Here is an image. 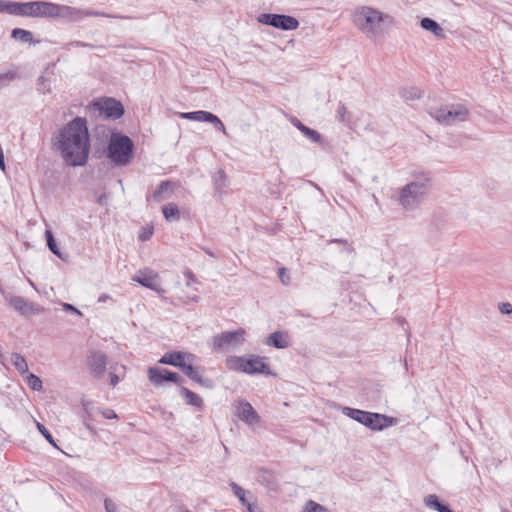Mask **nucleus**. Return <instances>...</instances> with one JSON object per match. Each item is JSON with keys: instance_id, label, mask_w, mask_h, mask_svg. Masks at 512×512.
I'll return each instance as SVG.
<instances>
[{"instance_id": "1", "label": "nucleus", "mask_w": 512, "mask_h": 512, "mask_svg": "<svg viewBox=\"0 0 512 512\" xmlns=\"http://www.w3.org/2000/svg\"><path fill=\"white\" fill-rule=\"evenodd\" d=\"M64 162L70 166H83L90 150L89 132L85 118L76 117L66 124L54 142Z\"/></svg>"}, {"instance_id": "2", "label": "nucleus", "mask_w": 512, "mask_h": 512, "mask_svg": "<svg viewBox=\"0 0 512 512\" xmlns=\"http://www.w3.org/2000/svg\"><path fill=\"white\" fill-rule=\"evenodd\" d=\"M430 187V176L427 173L417 174L406 185L395 191L393 199L403 209L411 211L416 209L425 200Z\"/></svg>"}, {"instance_id": "3", "label": "nucleus", "mask_w": 512, "mask_h": 512, "mask_svg": "<svg viewBox=\"0 0 512 512\" xmlns=\"http://www.w3.org/2000/svg\"><path fill=\"white\" fill-rule=\"evenodd\" d=\"M394 18L371 6H359L353 14V22L356 28L368 38L377 37L383 24H392Z\"/></svg>"}, {"instance_id": "4", "label": "nucleus", "mask_w": 512, "mask_h": 512, "mask_svg": "<svg viewBox=\"0 0 512 512\" xmlns=\"http://www.w3.org/2000/svg\"><path fill=\"white\" fill-rule=\"evenodd\" d=\"M134 144L132 140L120 133H113L110 137L106 155L118 167L128 165L133 158Z\"/></svg>"}, {"instance_id": "5", "label": "nucleus", "mask_w": 512, "mask_h": 512, "mask_svg": "<svg viewBox=\"0 0 512 512\" xmlns=\"http://www.w3.org/2000/svg\"><path fill=\"white\" fill-rule=\"evenodd\" d=\"M226 366L229 370L246 374L269 375L271 373L265 358L257 355L230 356L226 359Z\"/></svg>"}, {"instance_id": "6", "label": "nucleus", "mask_w": 512, "mask_h": 512, "mask_svg": "<svg viewBox=\"0 0 512 512\" xmlns=\"http://www.w3.org/2000/svg\"><path fill=\"white\" fill-rule=\"evenodd\" d=\"M342 413L374 431H381L396 424L397 420L384 414L343 407Z\"/></svg>"}, {"instance_id": "7", "label": "nucleus", "mask_w": 512, "mask_h": 512, "mask_svg": "<svg viewBox=\"0 0 512 512\" xmlns=\"http://www.w3.org/2000/svg\"><path fill=\"white\" fill-rule=\"evenodd\" d=\"M469 110L462 104H452L430 111V115L438 123L444 125H455L464 122L469 117Z\"/></svg>"}, {"instance_id": "8", "label": "nucleus", "mask_w": 512, "mask_h": 512, "mask_svg": "<svg viewBox=\"0 0 512 512\" xmlns=\"http://www.w3.org/2000/svg\"><path fill=\"white\" fill-rule=\"evenodd\" d=\"M245 336L246 331L243 328L222 332L212 338V347L216 351L235 349L244 343Z\"/></svg>"}, {"instance_id": "9", "label": "nucleus", "mask_w": 512, "mask_h": 512, "mask_svg": "<svg viewBox=\"0 0 512 512\" xmlns=\"http://www.w3.org/2000/svg\"><path fill=\"white\" fill-rule=\"evenodd\" d=\"M56 8L57 3L49 1L22 2L20 16L56 19Z\"/></svg>"}, {"instance_id": "10", "label": "nucleus", "mask_w": 512, "mask_h": 512, "mask_svg": "<svg viewBox=\"0 0 512 512\" xmlns=\"http://www.w3.org/2000/svg\"><path fill=\"white\" fill-rule=\"evenodd\" d=\"M257 20L261 24L284 31L296 30L299 27V21L289 15L263 13L258 16Z\"/></svg>"}, {"instance_id": "11", "label": "nucleus", "mask_w": 512, "mask_h": 512, "mask_svg": "<svg viewBox=\"0 0 512 512\" xmlns=\"http://www.w3.org/2000/svg\"><path fill=\"white\" fill-rule=\"evenodd\" d=\"M132 281L137 282L158 294L165 293V290L161 286L159 274L150 268H144L137 271L136 274L132 276Z\"/></svg>"}, {"instance_id": "12", "label": "nucleus", "mask_w": 512, "mask_h": 512, "mask_svg": "<svg viewBox=\"0 0 512 512\" xmlns=\"http://www.w3.org/2000/svg\"><path fill=\"white\" fill-rule=\"evenodd\" d=\"M94 106L105 118L118 119L124 113L123 105L112 98L101 99Z\"/></svg>"}, {"instance_id": "13", "label": "nucleus", "mask_w": 512, "mask_h": 512, "mask_svg": "<svg viewBox=\"0 0 512 512\" xmlns=\"http://www.w3.org/2000/svg\"><path fill=\"white\" fill-rule=\"evenodd\" d=\"M238 418L248 425L258 424L260 417L252 405L247 401H238L234 405Z\"/></svg>"}, {"instance_id": "14", "label": "nucleus", "mask_w": 512, "mask_h": 512, "mask_svg": "<svg viewBox=\"0 0 512 512\" xmlns=\"http://www.w3.org/2000/svg\"><path fill=\"white\" fill-rule=\"evenodd\" d=\"M148 378L156 386L162 385L164 381L177 383L181 380V377L177 373L154 367L148 369Z\"/></svg>"}, {"instance_id": "15", "label": "nucleus", "mask_w": 512, "mask_h": 512, "mask_svg": "<svg viewBox=\"0 0 512 512\" xmlns=\"http://www.w3.org/2000/svg\"><path fill=\"white\" fill-rule=\"evenodd\" d=\"M107 365V357L102 352H92L88 357V366L91 373L97 377L101 378L106 370Z\"/></svg>"}, {"instance_id": "16", "label": "nucleus", "mask_w": 512, "mask_h": 512, "mask_svg": "<svg viewBox=\"0 0 512 512\" xmlns=\"http://www.w3.org/2000/svg\"><path fill=\"white\" fill-rule=\"evenodd\" d=\"M195 360V356L191 353L171 352L164 354L159 360L162 364H168L182 369L186 361Z\"/></svg>"}, {"instance_id": "17", "label": "nucleus", "mask_w": 512, "mask_h": 512, "mask_svg": "<svg viewBox=\"0 0 512 512\" xmlns=\"http://www.w3.org/2000/svg\"><path fill=\"white\" fill-rule=\"evenodd\" d=\"M56 18L65 19L70 22L82 20V9L68 5L57 4Z\"/></svg>"}, {"instance_id": "18", "label": "nucleus", "mask_w": 512, "mask_h": 512, "mask_svg": "<svg viewBox=\"0 0 512 512\" xmlns=\"http://www.w3.org/2000/svg\"><path fill=\"white\" fill-rule=\"evenodd\" d=\"M9 304L16 311L20 312L23 315L38 314L42 311V309L34 306L33 304L29 303L26 299H24L23 297H20V296L11 297L9 300Z\"/></svg>"}, {"instance_id": "19", "label": "nucleus", "mask_w": 512, "mask_h": 512, "mask_svg": "<svg viewBox=\"0 0 512 512\" xmlns=\"http://www.w3.org/2000/svg\"><path fill=\"white\" fill-rule=\"evenodd\" d=\"M266 344L277 349H284L290 346L291 341L289 334L285 331H276L269 335Z\"/></svg>"}, {"instance_id": "20", "label": "nucleus", "mask_w": 512, "mask_h": 512, "mask_svg": "<svg viewBox=\"0 0 512 512\" xmlns=\"http://www.w3.org/2000/svg\"><path fill=\"white\" fill-rule=\"evenodd\" d=\"M173 193V183L166 180L162 181L159 186L155 189V191L148 196V199H152L155 202H161L165 199H168Z\"/></svg>"}, {"instance_id": "21", "label": "nucleus", "mask_w": 512, "mask_h": 512, "mask_svg": "<svg viewBox=\"0 0 512 512\" xmlns=\"http://www.w3.org/2000/svg\"><path fill=\"white\" fill-rule=\"evenodd\" d=\"M292 123L294 124V126L303 133V135L305 137H307L309 140H311L312 142L314 143H318L320 145H323L324 144V141H323V137L322 135L314 130V129H311L309 127H307L306 125H304L301 121H299L298 119H294L292 121Z\"/></svg>"}, {"instance_id": "22", "label": "nucleus", "mask_w": 512, "mask_h": 512, "mask_svg": "<svg viewBox=\"0 0 512 512\" xmlns=\"http://www.w3.org/2000/svg\"><path fill=\"white\" fill-rule=\"evenodd\" d=\"M420 26L424 30L431 32L438 39H444L446 37L444 29L431 18H423L420 21Z\"/></svg>"}, {"instance_id": "23", "label": "nucleus", "mask_w": 512, "mask_h": 512, "mask_svg": "<svg viewBox=\"0 0 512 512\" xmlns=\"http://www.w3.org/2000/svg\"><path fill=\"white\" fill-rule=\"evenodd\" d=\"M230 487H231L233 493L235 494V496L239 499V501L243 507L247 506V503H251L253 500H255L253 498V496L250 495V493L248 491L243 489L241 486H239L235 482H231Z\"/></svg>"}, {"instance_id": "24", "label": "nucleus", "mask_w": 512, "mask_h": 512, "mask_svg": "<svg viewBox=\"0 0 512 512\" xmlns=\"http://www.w3.org/2000/svg\"><path fill=\"white\" fill-rule=\"evenodd\" d=\"M180 392L188 405L202 408L203 400L198 394L190 391L185 387H181Z\"/></svg>"}, {"instance_id": "25", "label": "nucleus", "mask_w": 512, "mask_h": 512, "mask_svg": "<svg viewBox=\"0 0 512 512\" xmlns=\"http://www.w3.org/2000/svg\"><path fill=\"white\" fill-rule=\"evenodd\" d=\"M22 2L0 0V12L10 15H21Z\"/></svg>"}, {"instance_id": "26", "label": "nucleus", "mask_w": 512, "mask_h": 512, "mask_svg": "<svg viewBox=\"0 0 512 512\" xmlns=\"http://www.w3.org/2000/svg\"><path fill=\"white\" fill-rule=\"evenodd\" d=\"M193 362L194 360H190L189 362L186 361V363L184 364V366L182 367V372L187 375L190 379H192L193 381L199 383V384H203V377L201 375V373L193 367Z\"/></svg>"}, {"instance_id": "27", "label": "nucleus", "mask_w": 512, "mask_h": 512, "mask_svg": "<svg viewBox=\"0 0 512 512\" xmlns=\"http://www.w3.org/2000/svg\"><path fill=\"white\" fill-rule=\"evenodd\" d=\"M11 363L22 376L28 372V364L25 358L19 353H13L11 355Z\"/></svg>"}, {"instance_id": "28", "label": "nucleus", "mask_w": 512, "mask_h": 512, "mask_svg": "<svg viewBox=\"0 0 512 512\" xmlns=\"http://www.w3.org/2000/svg\"><path fill=\"white\" fill-rule=\"evenodd\" d=\"M162 213L165 219L168 221L180 219V212L178 206L175 203H168L167 205H164L162 208Z\"/></svg>"}, {"instance_id": "29", "label": "nucleus", "mask_w": 512, "mask_h": 512, "mask_svg": "<svg viewBox=\"0 0 512 512\" xmlns=\"http://www.w3.org/2000/svg\"><path fill=\"white\" fill-rule=\"evenodd\" d=\"M25 383L29 386V388L33 391H41L43 388L42 380L33 373H26L23 375Z\"/></svg>"}, {"instance_id": "30", "label": "nucleus", "mask_w": 512, "mask_h": 512, "mask_svg": "<svg viewBox=\"0 0 512 512\" xmlns=\"http://www.w3.org/2000/svg\"><path fill=\"white\" fill-rule=\"evenodd\" d=\"M12 38H14L17 41H21L24 43H30L33 40V35L30 31L24 30L21 28H15L12 30L11 33Z\"/></svg>"}, {"instance_id": "31", "label": "nucleus", "mask_w": 512, "mask_h": 512, "mask_svg": "<svg viewBox=\"0 0 512 512\" xmlns=\"http://www.w3.org/2000/svg\"><path fill=\"white\" fill-rule=\"evenodd\" d=\"M45 238H46L47 246L50 249V251L53 254H55L57 257H59L60 259H64L63 254L61 253L60 249L58 248L57 243L54 239V236H53L51 230L45 231Z\"/></svg>"}, {"instance_id": "32", "label": "nucleus", "mask_w": 512, "mask_h": 512, "mask_svg": "<svg viewBox=\"0 0 512 512\" xmlns=\"http://www.w3.org/2000/svg\"><path fill=\"white\" fill-rule=\"evenodd\" d=\"M424 503L427 507L432 508L438 512H442L445 509V505L440 503L438 497L434 494H430L424 499Z\"/></svg>"}, {"instance_id": "33", "label": "nucleus", "mask_w": 512, "mask_h": 512, "mask_svg": "<svg viewBox=\"0 0 512 512\" xmlns=\"http://www.w3.org/2000/svg\"><path fill=\"white\" fill-rule=\"evenodd\" d=\"M17 77L16 70H8L5 73H0V88L8 86Z\"/></svg>"}, {"instance_id": "34", "label": "nucleus", "mask_w": 512, "mask_h": 512, "mask_svg": "<svg viewBox=\"0 0 512 512\" xmlns=\"http://www.w3.org/2000/svg\"><path fill=\"white\" fill-rule=\"evenodd\" d=\"M301 512H328V510L313 500L306 502Z\"/></svg>"}, {"instance_id": "35", "label": "nucleus", "mask_w": 512, "mask_h": 512, "mask_svg": "<svg viewBox=\"0 0 512 512\" xmlns=\"http://www.w3.org/2000/svg\"><path fill=\"white\" fill-rule=\"evenodd\" d=\"M401 96L407 100L419 99L421 97V91L417 88L403 89Z\"/></svg>"}, {"instance_id": "36", "label": "nucleus", "mask_w": 512, "mask_h": 512, "mask_svg": "<svg viewBox=\"0 0 512 512\" xmlns=\"http://www.w3.org/2000/svg\"><path fill=\"white\" fill-rule=\"evenodd\" d=\"M213 113L211 112H208V111H203V110H199V111H195V116H194V121H198V122H210L211 119L213 120Z\"/></svg>"}, {"instance_id": "37", "label": "nucleus", "mask_w": 512, "mask_h": 512, "mask_svg": "<svg viewBox=\"0 0 512 512\" xmlns=\"http://www.w3.org/2000/svg\"><path fill=\"white\" fill-rule=\"evenodd\" d=\"M36 427L50 444L56 446L53 436L43 424H41L40 422H36Z\"/></svg>"}, {"instance_id": "38", "label": "nucleus", "mask_w": 512, "mask_h": 512, "mask_svg": "<svg viewBox=\"0 0 512 512\" xmlns=\"http://www.w3.org/2000/svg\"><path fill=\"white\" fill-rule=\"evenodd\" d=\"M346 115H347V107L344 103L340 102L338 105V108L336 110V119L340 123L346 122Z\"/></svg>"}, {"instance_id": "39", "label": "nucleus", "mask_w": 512, "mask_h": 512, "mask_svg": "<svg viewBox=\"0 0 512 512\" xmlns=\"http://www.w3.org/2000/svg\"><path fill=\"white\" fill-rule=\"evenodd\" d=\"M212 118H213V120L211 119V121L209 123L213 124L216 129L221 131L224 135L228 136L226 127L223 124V122L216 115H213Z\"/></svg>"}, {"instance_id": "40", "label": "nucleus", "mask_w": 512, "mask_h": 512, "mask_svg": "<svg viewBox=\"0 0 512 512\" xmlns=\"http://www.w3.org/2000/svg\"><path fill=\"white\" fill-rule=\"evenodd\" d=\"M278 276H279L280 281L284 285H288L290 283V276L288 275V272L285 268H280L278 270Z\"/></svg>"}, {"instance_id": "41", "label": "nucleus", "mask_w": 512, "mask_h": 512, "mask_svg": "<svg viewBox=\"0 0 512 512\" xmlns=\"http://www.w3.org/2000/svg\"><path fill=\"white\" fill-rule=\"evenodd\" d=\"M499 310L502 314H511L512 313V305L508 302L500 303Z\"/></svg>"}, {"instance_id": "42", "label": "nucleus", "mask_w": 512, "mask_h": 512, "mask_svg": "<svg viewBox=\"0 0 512 512\" xmlns=\"http://www.w3.org/2000/svg\"><path fill=\"white\" fill-rule=\"evenodd\" d=\"M92 16H106V15L104 13H101L98 11L82 9V19L85 17H92Z\"/></svg>"}, {"instance_id": "43", "label": "nucleus", "mask_w": 512, "mask_h": 512, "mask_svg": "<svg viewBox=\"0 0 512 512\" xmlns=\"http://www.w3.org/2000/svg\"><path fill=\"white\" fill-rule=\"evenodd\" d=\"M152 233H153L152 228H148V229L144 228L139 233V239L142 241H146L151 237Z\"/></svg>"}, {"instance_id": "44", "label": "nucleus", "mask_w": 512, "mask_h": 512, "mask_svg": "<svg viewBox=\"0 0 512 512\" xmlns=\"http://www.w3.org/2000/svg\"><path fill=\"white\" fill-rule=\"evenodd\" d=\"M244 512H262V510L258 507L255 500H253L251 503H247V506H245Z\"/></svg>"}, {"instance_id": "45", "label": "nucleus", "mask_w": 512, "mask_h": 512, "mask_svg": "<svg viewBox=\"0 0 512 512\" xmlns=\"http://www.w3.org/2000/svg\"><path fill=\"white\" fill-rule=\"evenodd\" d=\"M106 512H117L116 505L113 503L112 500L106 498L104 501Z\"/></svg>"}, {"instance_id": "46", "label": "nucleus", "mask_w": 512, "mask_h": 512, "mask_svg": "<svg viewBox=\"0 0 512 512\" xmlns=\"http://www.w3.org/2000/svg\"><path fill=\"white\" fill-rule=\"evenodd\" d=\"M101 413L106 419L117 418V414L112 409H104Z\"/></svg>"}, {"instance_id": "47", "label": "nucleus", "mask_w": 512, "mask_h": 512, "mask_svg": "<svg viewBox=\"0 0 512 512\" xmlns=\"http://www.w3.org/2000/svg\"><path fill=\"white\" fill-rule=\"evenodd\" d=\"M184 276L187 278V286H191L192 283L196 282V279L190 270L185 271Z\"/></svg>"}, {"instance_id": "48", "label": "nucleus", "mask_w": 512, "mask_h": 512, "mask_svg": "<svg viewBox=\"0 0 512 512\" xmlns=\"http://www.w3.org/2000/svg\"><path fill=\"white\" fill-rule=\"evenodd\" d=\"M62 306H63V309L65 311H72V312H74V313H76L78 315H82V313L77 308H75L73 305H71V304L63 303Z\"/></svg>"}, {"instance_id": "49", "label": "nucleus", "mask_w": 512, "mask_h": 512, "mask_svg": "<svg viewBox=\"0 0 512 512\" xmlns=\"http://www.w3.org/2000/svg\"><path fill=\"white\" fill-rule=\"evenodd\" d=\"M179 116L183 119L194 120L195 111L194 112H181V113H179Z\"/></svg>"}, {"instance_id": "50", "label": "nucleus", "mask_w": 512, "mask_h": 512, "mask_svg": "<svg viewBox=\"0 0 512 512\" xmlns=\"http://www.w3.org/2000/svg\"><path fill=\"white\" fill-rule=\"evenodd\" d=\"M119 382V377L114 374V373H110V383L112 386H115L117 383Z\"/></svg>"}, {"instance_id": "51", "label": "nucleus", "mask_w": 512, "mask_h": 512, "mask_svg": "<svg viewBox=\"0 0 512 512\" xmlns=\"http://www.w3.org/2000/svg\"><path fill=\"white\" fill-rule=\"evenodd\" d=\"M112 298L108 294H101L98 298V302L105 303L108 300H111Z\"/></svg>"}, {"instance_id": "52", "label": "nucleus", "mask_w": 512, "mask_h": 512, "mask_svg": "<svg viewBox=\"0 0 512 512\" xmlns=\"http://www.w3.org/2000/svg\"><path fill=\"white\" fill-rule=\"evenodd\" d=\"M199 300V297L198 296H193V297H186L183 302L184 303H190V302H198Z\"/></svg>"}, {"instance_id": "53", "label": "nucleus", "mask_w": 512, "mask_h": 512, "mask_svg": "<svg viewBox=\"0 0 512 512\" xmlns=\"http://www.w3.org/2000/svg\"><path fill=\"white\" fill-rule=\"evenodd\" d=\"M83 407L85 412L90 415V409H91V403L90 402H83Z\"/></svg>"}, {"instance_id": "54", "label": "nucleus", "mask_w": 512, "mask_h": 512, "mask_svg": "<svg viewBox=\"0 0 512 512\" xmlns=\"http://www.w3.org/2000/svg\"><path fill=\"white\" fill-rule=\"evenodd\" d=\"M442 512H453V511H451V510L446 506V507H445V509H443V511H442Z\"/></svg>"}, {"instance_id": "55", "label": "nucleus", "mask_w": 512, "mask_h": 512, "mask_svg": "<svg viewBox=\"0 0 512 512\" xmlns=\"http://www.w3.org/2000/svg\"><path fill=\"white\" fill-rule=\"evenodd\" d=\"M39 81H40L41 83H44V77H43V76H41V77L39 78Z\"/></svg>"}, {"instance_id": "56", "label": "nucleus", "mask_w": 512, "mask_h": 512, "mask_svg": "<svg viewBox=\"0 0 512 512\" xmlns=\"http://www.w3.org/2000/svg\"><path fill=\"white\" fill-rule=\"evenodd\" d=\"M221 178H225V175L221 172L220 173Z\"/></svg>"}, {"instance_id": "57", "label": "nucleus", "mask_w": 512, "mask_h": 512, "mask_svg": "<svg viewBox=\"0 0 512 512\" xmlns=\"http://www.w3.org/2000/svg\"><path fill=\"white\" fill-rule=\"evenodd\" d=\"M502 512H509L508 510H503Z\"/></svg>"}]
</instances>
